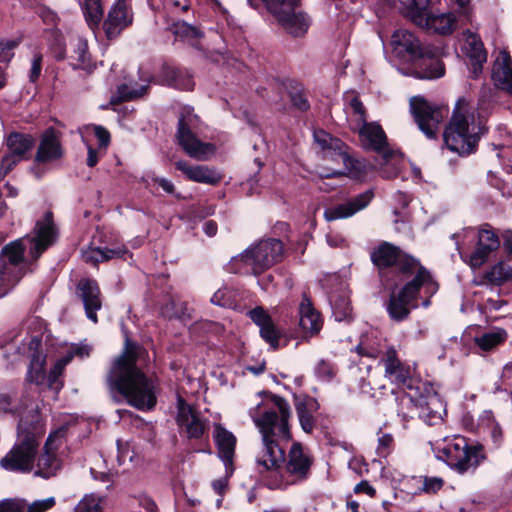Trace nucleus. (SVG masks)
<instances>
[{"instance_id": "f257e3e1", "label": "nucleus", "mask_w": 512, "mask_h": 512, "mask_svg": "<svg viewBox=\"0 0 512 512\" xmlns=\"http://www.w3.org/2000/svg\"><path fill=\"white\" fill-rule=\"evenodd\" d=\"M142 347L126 338L122 353L109 369L106 383L115 402L125 400L138 410H151L156 406L157 382L148 377L138 366Z\"/></svg>"}, {"instance_id": "f03ea898", "label": "nucleus", "mask_w": 512, "mask_h": 512, "mask_svg": "<svg viewBox=\"0 0 512 512\" xmlns=\"http://www.w3.org/2000/svg\"><path fill=\"white\" fill-rule=\"evenodd\" d=\"M271 401L278 409L263 412L254 420L262 435L263 450L256 458V470L262 481L270 489L282 486L281 469L285 464V451L279 440L286 442L292 438L289 428L291 408L281 396L273 394Z\"/></svg>"}, {"instance_id": "7ed1b4c3", "label": "nucleus", "mask_w": 512, "mask_h": 512, "mask_svg": "<svg viewBox=\"0 0 512 512\" xmlns=\"http://www.w3.org/2000/svg\"><path fill=\"white\" fill-rule=\"evenodd\" d=\"M35 235H26L6 244L0 252V298L4 297L51 245L57 237L53 214L48 211L37 221Z\"/></svg>"}, {"instance_id": "20e7f679", "label": "nucleus", "mask_w": 512, "mask_h": 512, "mask_svg": "<svg viewBox=\"0 0 512 512\" xmlns=\"http://www.w3.org/2000/svg\"><path fill=\"white\" fill-rule=\"evenodd\" d=\"M370 260L386 287H397L425 268L418 259L387 241L380 242L371 250Z\"/></svg>"}, {"instance_id": "39448f33", "label": "nucleus", "mask_w": 512, "mask_h": 512, "mask_svg": "<svg viewBox=\"0 0 512 512\" xmlns=\"http://www.w3.org/2000/svg\"><path fill=\"white\" fill-rule=\"evenodd\" d=\"M17 432V442L1 459L0 465L8 471L29 472L33 468L39 440L44 434L38 415H33L30 421L26 418L19 419Z\"/></svg>"}, {"instance_id": "423d86ee", "label": "nucleus", "mask_w": 512, "mask_h": 512, "mask_svg": "<svg viewBox=\"0 0 512 512\" xmlns=\"http://www.w3.org/2000/svg\"><path fill=\"white\" fill-rule=\"evenodd\" d=\"M467 105L465 98H459L456 102L453 115L443 133L444 143L449 150L460 156L475 153L478 142L488 132V128L481 122H475L474 118L461 113Z\"/></svg>"}, {"instance_id": "0eeeda50", "label": "nucleus", "mask_w": 512, "mask_h": 512, "mask_svg": "<svg viewBox=\"0 0 512 512\" xmlns=\"http://www.w3.org/2000/svg\"><path fill=\"white\" fill-rule=\"evenodd\" d=\"M438 287V283L427 268H421L411 280H406L399 290L396 291V287H391L392 291L385 304L390 319L398 323L407 320L411 311L418 307L421 288H424V291L433 296Z\"/></svg>"}, {"instance_id": "6e6552de", "label": "nucleus", "mask_w": 512, "mask_h": 512, "mask_svg": "<svg viewBox=\"0 0 512 512\" xmlns=\"http://www.w3.org/2000/svg\"><path fill=\"white\" fill-rule=\"evenodd\" d=\"M139 78L145 84L129 86L128 84H121L117 87V96L111 98V104L116 105L123 101L135 100L144 96L151 82L167 85L178 90L191 91L194 88V81L192 75L181 68L173 67L168 64H163L156 81L150 74H144L142 69H139Z\"/></svg>"}, {"instance_id": "1a4fd4ad", "label": "nucleus", "mask_w": 512, "mask_h": 512, "mask_svg": "<svg viewBox=\"0 0 512 512\" xmlns=\"http://www.w3.org/2000/svg\"><path fill=\"white\" fill-rule=\"evenodd\" d=\"M284 257V245L281 240L268 238L259 241L255 246L246 249L233 257L228 264V271L244 273L250 268L254 275H260Z\"/></svg>"}, {"instance_id": "9d476101", "label": "nucleus", "mask_w": 512, "mask_h": 512, "mask_svg": "<svg viewBox=\"0 0 512 512\" xmlns=\"http://www.w3.org/2000/svg\"><path fill=\"white\" fill-rule=\"evenodd\" d=\"M441 453L445 463L459 474L474 472L487 459L486 450L481 443L461 435L448 441Z\"/></svg>"}, {"instance_id": "9b49d317", "label": "nucleus", "mask_w": 512, "mask_h": 512, "mask_svg": "<svg viewBox=\"0 0 512 512\" xmlns=\"http://www.w3.org/2000/svg\"><path fill=\"white\" fill-rule=\"evenodd\" d=\"M199 121V117L193 113V108L185 107L178 119L176 139L189 157L198 161H206L215 153L216 149L214 144L201 141L193 132Z\"/></svg>"}, {"instance_id": "f8f14e48", "label": "nucleus", "mask_w": 512, "mask_h": 512, "mask_svg": "<svg viewBox=\"0 0 512 512\" xmlns=\"http://www.w3.org/2000/svg\"><path fill=\"white\" fill-rule=\"evenodd\" d=\"M401 410L398 415L403 419L413 418V414L426 422L433 425L442 420V413L445 411L444 405L437 393L429 394L426 396L419 395L418 397L405 394L400 398Z\"/></svg>"}, {"instance_id": "ddd939ff", "label": "nucleus", "mask_w": 512, "mask_h": 512, "mask_svg": "<svg viewBox=\"0 0 512 512\" xmlns=\"http://www.w3.org/2000/svg\"><path fill=\"white\" fill-rule=\"evenodd\" d=\"M409 108L419 130L428 139H436L440 125L448 114V109L431 103L419 95L410 99Z\"/></svg>"}, {"instance_id": "4468645a", "label": "nucleus", "mask_w": 512, "mask_h": 512, "mask_svg": "<svg viewBox=\"0 0 512 512\" xmlns=\"http://www.w3.org/2000/svg\"><path fill=\"white\" fill-rule=\"evenodd\" d=\"M301 0H269L267 7L279 24L292 36H303L310 26V18L302 11H296Z\"/></svg>"}, {"instance_id": "2eb2a0df", "label": "nucleus", "mask_w": 512, "mask_h": 512, "mask_svg": "<svg viewBox=\"0 0 512 512\" xmlns=\"http://www.w3.org/2000/svg\"><path fill=\"white\" fill-rule=\"evenodd\" d=\"M384 366V376L392 384L402 386L408 390H419L420 381L414 377V369L399 358L394 346H387L380 358Z\"/></svg>"}, {"instance_id": "dca6fc26", "label": "nucleus", "mask_w": 512, "mask_h": 512, "mask_svg": "<svg viewBox=\"0 0 512 512\" xmlns=\"http://www.w3.org/2000/svg\"><path fill=\"white\" fill-rule=\"evenodd\" d=\"M176 424L180 434L189 440H200L208 434L209 421L182 397L177 401Z\"/></svg>"}, {"instance_id": "f3484780", "label": "nucleus", "mask_w": 512, "mask_h": 512, "mask_svg": "<svg viewBox=\"0 0 512 512\" xmlns=\"http://www.w3.org/2000/svg\"><path fill=\"white\" fill-rule=\"evenodd\" d=\"M35 142V138L31 134L21 132L9 133L5 139L8 153L2 157L1 169L8 173L18 163L28 159Z\"/></svg>"}, {"instance_id": "a211bd4d", "label": "nucleus", "mask_w": 512, "mask_h": 512, "mask_svg": "<svg viewBox=\"0 0 512 512\" xmlns=\"http://www.w3.org/2000/svg\"><path fill=\"white\" fill-rule=\"evenodd\" d=\"M429 3L424 7H406L415 24L439 35H450L455 30L456 18L452 13L431 14L427 12Z\"/></svg>"}, {"instance_id": "6ab92c4d", "label": "nucleus", "mask_w": 512, "mask_h": 512, "mask_svg": "<svg viewBox=\"0 0 512 512\" xmlns=\"http://www.w3.org/2000/svg\"><path fill=\"white\" fill-rule=\"evenodd\" d=\"M500 247V239L491 225L483 224L478 232L476 248L470 254H462V259L473 269L480 268L489 255Z\"/></svg>"}, {"instance_id": "aec40b11", "label": "nucleus", "mask_w": 512, "mask_h": 512, "mask_svg": "<svg viewBox=\"0 0 512 512\" xmlns=\"http://www.w3.org/2000/svg\"><path fill=\"white\" fill-rule=\"evenodd\" d=\"M391 45L397 58L411 63L421 58L423 52L429 47L424 46L415 34L404 29L396 30L393 33Z\"/></svg>"}, {"instance_id": "412c9836", "label": "nucleus", "mask_w": 512, "mask_h": 512, "mask_svg": "<svg viewBox=\"0 0 512 512\" xmlns=\"http://www.w3.org/2000/svg\"><path fill=\"white\" fill-rule=\"evenodd\" d=\"M62 133L54 127L47 128L41 135L34 157L35 164H47L64 157Z\"/></svg>"}, {"instance_id": "4be33fe9", "label": "nucleus", "mask_w": 512, "mask_h": 512, "mask_svg": "<svg viewBox=\"0 0 512 512\" xmlns=\"http://www.w3.org/2000/svg\"><path fill=\"white\" fill-rule=\"evenodd\" d=\"M374 198V191L368 189L354 197L349 198L343 203L336 204L324 210L326 221H335L352 217L357 212L366 208Z\"/></svg>"}, {"instance_id": "5701e85b", "label": "nucleus", "mask_w": 512, "mask_h": 512, "mask_svg": "<svg viewBox=\"0 0 512 512\" xmlns=\"http://www.w3.org/2000/svg\"><path fill=\"white\" fill-rule=\"evenodd\" d=\"M76 295L82 301L87 318L97 323V311L102 307L101 291L97 281L91 278L80 279L76 285Z\"/></svg>"}, {"instance_id": "b1692460", "label": "nucleus", "mask_w": 512, "mask_h": 512, "mask_svg": "<svg viewBox=\"0 0 512 512\" xmlns=\"http://www.w3.org/2000/svg\"><path fill=\"white\" fill-rule=\"evenodd\" d=\"M413 64L415 66L413 74L419 79H437L445 74L444 63L439 58L437 49L431 46Z\"/></svg>"}, {"instance_id": "393cba45", "label": "nucleus", "mask_w": 512, "mask_h": 512, "mask_svg": "<svg viewBox=\"0 0 512 512\" xmlns=\"http://www.w3.org/2000/svg\"><path fill=\"white\" fill-rule=\"evenodd\" d=\"M312 463V457L304 452L299 442H295L288 452L285 469L295 480L303 481L309 477Z\"/></svg>"}, {"instance_id": "a878e982", "label": "nucleus", "mask_w": 512, "mask_h": 512, "mask_svg": "<svg viewBox=\"0 0 512 512\" xmlns=\"http://www.w3.org/2000/svg\"><path fill=\"white\" fill-rule=\"evenodd\" d=\"M466 42V56L470 61L471 78L478 79L483 72V65L487 61V51L481 38L474 32H464Z\"/></svg>"}, {"instance_id": "bb28decb", "label": "nucleus", "mask_w": 512, "mask_h": 512, "mask_svg": "<svg viewBox=\"0 0 512 512\" xmlns=\"http://www.w3.org/2000/svg\"><path fill=\"white\" fill-rule=\"evenodd\" d=\"M214 439L218 448V455L224 463L226 476L230 477L234 472V454L236 437L221 424L215 425Z\"/></svg>"}, {"instance_id": "cd10ccee", "label": "nucleus", "mask_w": 512, "mask_h": 512, "mask_svg": "<svg viewBox=\"0 0 512 512\" xmlns=\"http://www.w3.org/2000/svg\"><path fill=\"white\" fill-rule=\"evenodd\" d=\"M363 146L366 149L377 153H383L384 158H388L390 153L385 149L388 146V140L385 131L377 122H366L357 128Z\"/></svg>"}, {"instance_id": "c85d7f7f", "label": "nucleus", "mask_w": 512, "mask_h": 512, "mask_svg": "<svg viewBox=\"0 0 512 512\" xmlns=\"http://www.w3.org/2000/svg\"><path fill=\"white\" fill-rule=\"evenodd\" d=\"M250 319L260 328L261 338L267 342L273 350L280 347L281 332L273 323L271 316L258 306L248 312Z\"/></svg>"}, {"instance_id": "c756f323", "label": "nucleus", "mask_w": 512, "mask_h": 512, "mask_svg": "<svg viewBox=\"0 0 512 512\" xmlns=\"http://www.w3.org/2000/svg\"><path fill=\"white\" fill-rule=\"evenodd\" d=\"M132 23L124 0H119L111 7L103 29L108 39L117 38L121 32Z\"/></svg>"}, {"instance_id": "7c9ffc66", "label": "nucleus", "mask_w": 512, "mask_h": 512, "mask_svg": "<svg viewBox=\"0 0 512 512\" xmlns=\"http://www.w3.org/2000/svg\"><path fill=\"white\" fill-rule=\"evenodd\" d=\"M177 170L181 171L188 180L207 184V185H218L223 176L214 168H210L206 165H195L190 166L187 162L179 160L175 162Z\"/></svg>"}, {"instance_id": "2f4dec72", "label": "nucleus", "mask_w": 512, "mask_h": 512, "mask_svg": "<svg viewBox=\"0 0 512 512\" xmlns=\"http://www.w3.org/2000/svg\"><path fill=\"white\" fill-rule=\"evenodd\" d=\"M492 79L499 89L512 96V59L505 50L500 51L493 64Z\"/></svg>"}, {"instance_id": "473e14b6", "label": "nucleus", "mask_w": 512, "mask_h": 512, "mask_svg": "<svg viewBox=\"0 0 512 512\" xmlns=\"http://www.w3.org/2000/svg\"><path fill=\"white\" fill-rule=\"evenodd\" d=\"M295 410L299 418L301 428L306 433H312L315 427L313 413L319 409L317 400L310 396H295Z\"/></svg>"}, {"instance_id": "72a5a7b5", "label": "nucleus", "mask_w": 512, "mask_h": 512, "mask_svg": "<svg viewBox=\"0 0 512 512\" xmlns=\"http://www.w3.org/2000/svg\"><path fill=\"white\" fill-rule=\"evenodd\" d=\"M299 325L304 333L316 335L322 328L320 314L312 306L311 300L304 293L299 305Z\"/></svg>"}, {"instance_id": "f704fd0d", "label": "nucleus", "mask_w": 512, "mask_h": 512, "mask_svg": "<svg viewBox=\"0 0 512 512\" xmlns=\"http://www.w3.org/2000/svg\"><path fill=\"white\" fill-rule=\"evenodd\" d=\"M52 442L53 436L49 435L44 446V452L39 456L36 465L35 474L45 479L55 476L61 468L60 459L49 448Z\"/></svg>"}, {"instance_id": "c9c22d12", "label": "nucleus", "mask_w": 512, "mask_h": 512, "mask_svg": "<svg viewBox=\"0 0 512 512\" xmlns=\"http://www.w3.org/2000/svg\"><path fill=\"white\" fill-rule=\"evenodd\" d=\"M167 30L171 32L176 39L185 41L196 49H201L199 40L204 37V32L194 25L185 21L176 20L168 25Z\"/></svg>"}, {"instance_id": "e433bc0d", "label": "nucleus", "mask_w": 512, "mask_h": 512, "mask_svg": "<svg viewBox=\"0 0 512 512\" xmlns=\"http://www.w3.org/2000/svg\"><path fill=\"white\" fill-rule=\"evenodd\" d=\"M128 254V250L124 245H116L113 248L108 247H89L83 251L82 257L84 262L97 265L100 262H107L112 259L124 258Z\"/></svg>"}, {"instance_id": "4c0bfd02", "label": "nucleus", "mask_w": 512, "mask_h": 512, "mask_svg": "<svg viewBox=\"0 0 512 512\" xmlns=\"http://www.w3.org/2000/svg\"><path fill=\"white\" fill-rule=\"evenodd\" d=\"M71 65L74 69H81L88 73L96 69V63L93 61L89 52L88 42L83 38H76L73 42V52L70 56Z\"/></svg>"}, {"instance_id": "58836bf2", "label": "nucleus", "mask_w": 512, "mask_h": 512, "mask_svg": "<svg viewBox=\"0 0 512 512\" xmlns=\"http://www.w3.org/2000/svg\"><path fill=\"white\" fill-rule=\"evenodd\" d=\"M26 404L14 392H0V415L22 416ZM23 417H20V419Z\"/></svg>"}, {"instance_id": "ea45409f", "label": "nucleus", "mask_w": 512, "mask_h": 512, "mask_svg": "<svg viewBox=\"0 0 512 512\" xmlns=\"http://www.w3.org/2000/svg\"><path fill=\"white\" fill-rule=\"evenodd\" d=\"M507 336L505 329L496 328L476 336L474 342L482 351L489 352L504 343Z\"/></svg>"}, {"instance_id": "a19ab883", "label": "nucleus", "mask_w": 512, "mask_h": 512, "mask_svg": "<svg viewBox=\"0 0 512 512\" xmlns=\"http://www.w3.org/2000/svg\"><path fill=\"white\" fill-rule=\"evenodd\" d=\"M45 365L46 357L38 352H34L27 372V380L36 385L44 384L46 380Z\"/></svg>"}, {"instance_id": "79ce46f5", "label": "nucleus", "mask_w": 512, "mask_h": 512, "mask_svg": "<svg viewBox=\"0 0 512 512\" xmlns=\"http://www.w3.org/2000/svg\"><path fill=\"white\" fill-rule=\"evenodd\" d=\"M81 8L88 25L91 28L98 27L103 18L101 0H83Z\"/></svg>"}, {"instance_id": "37998d69", "label": "nucleus", "mask_w": 512, "mask_h": 512, "mask_svg": "<svg viewBox=\"0 0 512 512\" xmlns=\"http://www.w3.org/2000/svg\"><path fill=\"white\" fill-rule=\"evenodd\" d=\"M70 361V357H66L58 360L54 366L51 368L48 376L46 377V383L50 390H52L56 395L63 387V379L62 374L66 364Z\"/></svg>"}, {"instance_id": "c03bdc74", "label": "nucleus", "mask_w": 512, "mask_h": 512, "mask_svg": "<svg viewBox=\"0 0 512 512\" xmlns=\"http://www.w3.org/2000/svg\"><path fill=\"white\" fill-rule=\"evenodd\" d=\"M287 91L293 107L302 112H305L310 108V104L302 84L291 81L287 85Z\"/></svg>"}, {"instance_id": "a18cd8bd", "label": "nucleus", "mask_w": 512, "mask_h": 512, "mask_svg": "<svg viewBox=\"0 0 512 512\" xmlns=\"http://www.w3.org/2000/svg\"><path fill=\"white\" fill-rule=\"evenodd\" d=\"M512 277V266H506L500 261L486 272L485 278L494 285H500Z\"/></svg>"}, {"instance_id": "49530a36", "label": "nucleus", "mask_w": 512, "mask_h": 512, "mask_svg": "<svg viewBox=\"0 0 512 512\" xmlns=\"http://www.w3.org/2000/svg\"><path fill=\"white\" fill-rule=\"evenodd\" d=\"M333 314L337 321L351 319L352 308L349 301L344 297H339L332 302Z\"/></svg>"}, {"instance_id": "de8ad7c7", "label": "nucleus", "mask_w": 512, "mask_h": 512, "mask_svg": "<svg viewBox=\"0 0 512 512\" xmlns=\"http://www.w3.org/2000/svg\"><path fill=\"white\" fill-rule=\"evenodd\" d=\"M75 512H101L99 498L86 495L75 507Z\"/></svg>"}, {"instance_id": "09e8293b", "label": "nucleus", "mask_w": 512, "mask_h": 512, "mask_svg": "<svg viewBox=\"0 0 512 512\" xmlns=\"http://www.w3.org/2000/svg\"><path fill=\"white\" fill-rule=\"evenodd\" d=\"M317 377L323 381H330L336 375L335 366L325 360H321L315 367Z\"/></svg>"}, {"instance_id": "8fccbe9b", "label": "nucleus", "mask_w": 512, "mask_h": 512, "mask_svg": "<svg viewBox=\"0 0 512 512\" xmlns=\"http://www.w3.org/2000/svg\"><path fill=\"white\" fill-rule=\"evenodd\" d=\"M19 45L17 40L0 41V62L8 63L14 56L13 50Z\"/></svg>"}, {"instance_id": "3c124183", "label": "nucleus", "mask_w": 512, "mask_h": 512, "mask_svg": "<svg viewBox=\"0 0 512 512\" xmlns=\"http://www.w3.org/2000/svg\"><path fill=\"white\" fill-rule=\"evenodd\" d=\"M346 148L347 146L342 140L333 137L325 151L334 152L343 160L344 163H346L348 160H350V157L346 152Z\"/></svg>"}, {"instance_id": "603ef678", "label": "nucleus", "mask_w": 512, "mask_h": 512, "mask_svg": "<svg viewBox=\"0 0 512 512\" xmlns=\"http://www.w3.org/2000/svg\"><path fill=\"white\" fill-rule=\"evenodd\" d=\"M350 107L355 115L357 128L367 122L366 108L358 97H353L350 101Z\"/></svg>"}, {"instance_id": "864d4df0", "label": "nucleus", "mask_w": 512, "mask_h": 512, "mask_svg": "<svg viewBox=\"0 0 512 512\" xmlns=\"http://www.w3.org/2000/svg\"><path fill=\"white\" fill-rule=\"evenodd\" d=\"M355 351L360 356H365L372 359L381 358L384 352L381 351L378 347L367 345L364 342L359 343L355 347Z\"/></svg>"}, {"instance_id": "5fc2aeb1", "label": "nucleus", "mask_w": 512, "mask_h": 512, "mask_svg": "<svg viewBox=\"0 0 512 512\" xmlns=\"http://www.w3.org/2000/svg\"><path fill=\"white\" fill-rule=\"evenodd\" d=\"M394 445V438L391 434L385 433L378 438L377 453L385 456L390 453Z\"/></svg>"}, {"instance_id": "6e6d98bb", "label": "nucleus", "mask_w": 512, "mask_h": 512, "mask_svg": "<svg viewBox=\"0 0 512 512\" xmlns=\"http://www.w3.org/2000/svg\"><path fill=\"white\" fill-rule=\"evenodd\" d=\"M43 56L41 53H35L31 61V69L29 73V81L35 83L40 77L42 70Z\"/></svg>"}, {"instance_id": "4d7b16f0", "label": "nucleus", "mask_w": 512, "mask_h": 512, "mask_svg": "<svg viewBox=\"0 0 512 512\" xmlns=\"http://www.w3.org/2000/svg\"><path fill=\"white\" fill-rule=\"evenodd\" d=\"M93 130L96 138L99 141V149H106L109 146L111 139L109 131L100 125H93Z\"/></svg>"}, {"instance_id": "13d9d810", "label": "nucleus", "mask_w": 512, "mask_h": 512, "mask_svg": "<svg viewBox=\"0 0 512 512\" xmlns=\"http://www.w3.org/2000/svg\"><path fill=\"white\" fill-rule=\"evenodd\" d=\"M55 505V498L49 497L47 499L34 501L29 507L27 512H45Z\"/></svg>"}, {"instance_id": "bf43d9fd", "label": "nucleus", "mask_w": 512, "mask_h": 512, "mask_svg": "<svg viewBox=\"0 0 512 512\" xmlns=\"http://www.w3.org/2000/svg\"><path fill=\"white\" fill-rule=\"evenodd\" d=\"M444 484L442 478L439 477H425L422 490L426 493H436Z\"/></svg>"}, {"instance_id": "052dcab7", "label": "nucleus", "mask_w": 512, "mask_h": 512, "mask_svg": "<svg viewBox=\"0 0 512 512\" xmlns=\"http://www.w3.org/2000/svg\"><path fill=\"white\" fill-rule=\"evenodd\" d=\"M332 138L333 136L324 130H317L314 132V139L316 143L322 148V150L327 149V146L329 145Z\"/></svg>"}, {"instance_id": "680f3d73", "label": "nucleus", "mask_w": 512, "mask_h": 512, "mask_svg": "<svg viewBox=\"0 0 512 512\" xmlns=\"http://www.w3.org/2000/svg\"><path fill=\"white\" fill-rule=\"evenodd\" d=\"M388 5L394 6L399 2L404 8L405 7H424L430 2V0H385Z\"/></svg>"}, {"instance_id": "e2e57ef3", "label": "nucleus", "mask_w": 512, "mask_h": 512, "mask_svg": "<svg viewBox=\"0 0 512 512\" xmlns=\"http://www.w3.org/2000/svg\"><path fill=\"white\" fill-rule=\"evenodd\" d=\"M0 512H24V506L13 500H4L0 504Z\"/></svg>"}, {"instance_id": "0e129e2a", "label": "nucleus", "mask_w": 512, "mask_h": 512, "mask_svg": "<svg viewBox=\"0 0 512 512\" xmlns=\"http://www.w3.org/2000/svg\"><path fill=\"white\" fill-rule=\"evenodd\" d=\"M227 291L225 289L217 290L211 297V302L215 305L225 307L229 305V300L226 298Z\"/></svg>"}, {"instance_id": "69168bd1", "label": "nucleus", "mask_w": 512, "mask_h": 512, "mask_svg": "<svg viewBox=\"0 0 512 512\" xmlns=\"http://www.w3.org/2000/svg\"><path fill=\"white\" fill-rule=\"evenodd\" d=\"M362 492L366 493L370 497H374L376 495L375 488L372 487L366 480H362L354 487V493L359 494Z\"/></svg>"}, {"instance_id": "338daca9", "label": "nucleus", "mask_w": 512, "mask_h": 512, "mask_svg": "<svg viewBox=\"0 0 512 512\" xmlns=\"http://www.w3.org/2000/svg\"><path fill=\"white\" fill-rule=\"evenodd\" d=\"M154 183H156L159 187H161L166 193L168 194H174L175 187L173 183L164 178V177H154L153 178Z\"/></svg>"}, {"instance_id": "774afa93", "label": "nucleus", "mask_w": 512, "mask_h": 512, "mask_svg": "<svg viewBox=\"0 0 512 512\" xmlns=\"http://www.w3.org/2000/svg\"><path fill=\"white\" fill-rule=\"evenodd\" d=\"M87 160L86 164L88 167L92 168L97 165L99 157L98 151L94 149L91 145L87 146Z\"/></svg>"}]
</instances>
